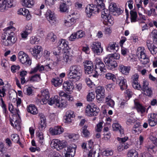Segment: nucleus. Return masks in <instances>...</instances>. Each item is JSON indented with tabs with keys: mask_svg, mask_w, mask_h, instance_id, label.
<instances>
[{
	"mask_svg": "<svg viewBox=\"0 0 157 157\" xmlns=\"http://www.w3.org/2000/svg\"><path fill=\"white\" fill-rule=\"evenodd\" d=\"M0 100L1 103H0V104L1 106L2 109L3 113L6 114L7 112L6 105L2 98H1Z\"/></svg>",
	"mask_w": 157,
	"mask_h": 157,
	"instance_id": "nucleus-62",
	"label": "nucleus"
},
{
	"mask_svg": "<svg viewBox=\"0 0 157 157\" xmlns=\"http://www.w3.org/2000/svg\"><path fill=\"white\" fill-rule=\"evenodd\" d=\"M136 124H135L133 127V130L135 132H140L142 130L140 124L137 121L136 122Z\"/></svg>",
	"mask_w": 157,
	"mask_h": 157,
	"instance_id": "nucleus-57",
	"label": "nucleus"
},
{
	"mask_svg": "<svg viewBox=\"0 0 157 157\" xmlns=\"http://www.w3.org/2000/svg\"><path fill=\"white\" fill-rule=\"evenodd\" d=\"M23 30L28 32L30 34L31 33L33 30L32 23L30 22L28 23L25 25V29Z\"/></svg>",
	"mask_w": 157,
	"mask_h": 157,
	"instance_id": "nucleus-44",
	"label": "nucleus"
},
{
	"mask_svg": "<svg viewBox=\"0 0 157 157\" xmlns=\"http://www.w3.org/2000/svg\"><path fill=\"white\" fill-rule=\"evenodd\" d=\"M13 0H0V10L3 11L13 6Z\"/></svg>",
	"mask_w": 157,
	"mask_h": 157,
	"instance_id": "nucleus-19",
	"label": "nucleus"
},
{
	"mask_svg": "<svg viewBox=\"0 0 157 157\" xmlns=\"http://www.w3.org/2000/svg\"><path fill=\"white\" fill-rule=\"evenodd\" d=\"M24 91L26 94L30 95L33 93V88L32 87L27 86L25 88Z\"/></svg>",
	"mask_w": 157,
	"mask_h": 157,
	"instance_id": "nucleus-60",
	"label": "nucleus"
},
{
	"mask_svg": "<svg viewBox=\"0 0 157 157\" xmlns=\"http://www.w3.org/2000/svg\"><path fill=\"white\" fill-rule=\"evenodd\" d=\"M142 87H141V90H143L149 87L148 86L149 83L148 81L145 79H144L143 80L142 83Z\"/></svg>",
	"mask_w": 157,
	"mask_h": 157,
	"instance_id": "nucleus-61",
	"label": "nucleus"
},
{
	"mask_svg": "<svg viewBox=\"0 0 157 157\" xmlns=\"http://www.w3.org/2000/svg\"><path fill=\"white\" fill-rule=\"evenodd\" d=\"M95 70H94L92 74V75L94 78H97L99 74L98 73L99 70L101 72L105 71V65L101 60L99 58H97L95 61Z\"/></svg>",
	"mask_w": 157,
	"mask_h": 157,
	"instance_id": "nucleus-8",
	"label": "nucleus"
},
{
	"mask_svg": "<svg viewBox=\"0 0 157 157\" xmlns=\"http://www.w3.org/2000/svg\"><path fill=\"white\" fill-rule=\"evenodd\" d=\"M150 143L146 146V148L149 151H152L153 152H155L157 150V148L156 146H157V144H151Z\"/></svg>",
	"mask_w": 157,
	"mask_h": 157,
	"instance_id": "nucleus-45",
	"label": "nucleus"
},
{
	"mask_svg": "<svg viewBox=\"0 0 157 157\" xmlns=\"http://www.w3.org/2000/svg\"><path fill=\"white\" fill-rule=\"evenodd\" d=\"M63 87L65 90L68 92H72L74 89L73 83L71 81H67L63 84Z\"/></svg>",
	"mask_w": 157,
	"mask_h": 157,
	"instance_id": "nucleus-27",
	"label": "nucleus"
},
{
	"mask_svg": "<svg viewBox=\"0 0 157 157\" xmlns=\"http://www.w3.org/2000/svg\"><path fill=\"white\" fill-rule=\"evenodd\" d=\"M145 50L143 47H140L138 48L137 52L140 54L139 56V59L141 63L145 65L149 63V59L145 53Z\"/></svg>",
	"mask_w": 157,
	"mask_h": 157,
	"instance_id": "nucleus-11",
	"label": "nucleus"
},
{
	"mask_svg": "<svg viewBox=\"0 0 157 157\" xmlns=\"http://www.w3.org/2000/svg\"><path fill=\"white\" fill-rule=\"evenodd\" d=\"M99 111V108L96 105L88 104L86 107L85 114L88 117L96 116Z\"/></svg>",
	"mask_w": 157,
	"mask_h": 157,
	"instance_id": "nucleus-9",
	"label": "nucleus"
},
{
	"mask_svg": "<svg viewBox=\"0 0 157 157\" xmlns=\"http://www.w3.org/2000/svg\"><path fill=\"white\" fill-rule=\"evenodd\" d=\"M48 39L52 42L55 41L56 39V36L52 32H51L48 34Z\"/></svg>",
	"mask_w": 157,
	"mask_h": 157,
	"instance_id": "nucleus-50",
	"label": "nucleus"
},
{
	"mask_svg": "<svg viewBox=\"0 0 157 157\" xmlns=\"http://www.w3.org/2000/svg\"><path fill=\"white\" fill-rule=\"evenodd\" d=\"M69 6L61 3L59 6V10L61 12H66L69 9Z\"/></svg>",
	"mask_w": 157,
	"mask_h": 157,
	"instance_id": "nucleus-53",
	"label": "nucleus"
},
{
	"mask_svg": "<svg viewBox=\"0 0 157 157\" xmlns=\"http://www.w3.org/2000/svg\"><path fill=\"white\" fill-rule=\"evenodd\" d=\"M40 77L39 74H36L31 76L30 78V81L32 82H36L40 81Z\"/></svg>",
	"mask_w": 157,
	"mask_h": 157,
	"instance_id": "nucleus-56",
	"label": "nucleus"
},
{
	"mask_svg": "<svg viewBox=\"0 0 157 157\" xmlns=\"http://www.w3.org/2000/svg\"><path fill=\"white\" fill-rule=\"evenodd\" d=\"M46 17L51 25H54L56 23L57 19L53 11L50 10H48L46 13Z\"/></svg>",
	"mask_w": 157,
	"mask_h": 157,
	"instance_id": "nucleus-17",
	"label": "nucleus"
},
{
	"mask_svg": "<svg viewBox=\"0 0 157 157\" xmlns=\"http://www.w3.org/2000/svg\"><path fill=\"white\" fill-rule=\"evenodd\" d=\"M58 45L61 49L63 50V52L68 51L70 49L68 42L65 40L62 39L59 40L58 42Z\"/></svg>",
	"mask_w": 157,
	"mask_h": 157,
	"instance_id": "nucleus-22",
	"label": "nucleus"
},
{
	"mask_svg": "<svg viewBox=\"0 0 157 157\" xmlns=\"http://www.w3.org/2000/svg\"><path fill=\"white\" fill-rule=\"evenodd\" d=\"M134 102L135 107L138 113L142 114L145 112V108L139 103L137 99L135 100Z\"/></svg>",
	"mask_w": 157,
	"mask_h": 157,
	"instance_id": "nucleus-32",
	"label": "nucleus"
},
{
	"mask_svg": "<svg viewBox=\"0 0 157 157\" xmlns=\"http://www.w3.org/2000/svg\"><path fill=\"white\" fill-rule=\"evenodd\" d=\"M11 138L12 140L14 142L19 144H21V142H19L20 138L17 134H12L11 135Z\"/></svg>",
	"mask_w": 157,
	"mask_h": 157,
	"instance_id": "nucleus-54",
	"label": "nucleus"
},
{
	"mask_svg": "<svg viewBox=\"0 0 157 157\" xmlns=\"http://www.w3.org/2000/svg\"><path fill=\"white\" fill-rule=\"evenodd\" d=\"M32 55L36 58H39L38 55L43 51L42 47L40 45H36L30 49Z\"/></svg>",
	"mask_w": 157,
	"mask_h": 157,
	"instance_id": "nucleus-24",
	"label": "nucleus"
},
{
	"mask_svg": "<svg viewBox=\"0 0 157 157\" xmlns=\"http://www.w3.org/2000/svg\"><path fill=\"white\" fill-rule=\"evenodd\" d=\"M43 66L37 64H36V66L32 69L30 71V74H33L37 72H41L43 70Z\"/></svg>",
	"mask_w": 157,
	"mask_h": 157,
	"instance_id": "nucleus-37",
	"label": "nucleus"
},
{
	"mask_svg": "<svg viewBox=\"0 0 157 157\" xmlns=\"http://www.w3.org/2000/svg\"><path fill=\"white\" fill-rule=\"evenodd\" d=\"M27 111L32 114L36 115L38 113V112L36 106L33 104H31L27 107Z\"/></svg>",
	"mask_w": 157,
	"mask_h": 157,
	"instance_id": "nucleus-33",
	"label": "nucleus"
},
{
	"mask_svg": "<svg viewBox=\"0 0 157 157\" xmlns=\"http://www.w3.org/2000/svg\"><path fill=\"white\" fill-rule=\"evenodd\" d=\"M48 89H43L41 90L40 95L38 97V100L42 105L46 104L48 102L50 99Z\"/></svg>",
	"mask_w": 157,
	"mask_h": 157,
	"instance_id": "nucleus-10",
	"label": "nucleus"
},
{
	"mask_svg": "<svg viewBox=\"0 0 157 157\" xmlns=\"http://www.w3.org/2000/svg\"><path fill=\"white\" fill-rule=\"evenodd\" d=\"M128 117L126 119V123L128 125H131L135 123L137 121V119L135 115L134 112H132L128 115Z\"/></svg>",
	"mask_w": 157,
	"mask_h": 157,
	"instance_id": "nucleus-25",
	"label": "nucleus"
},
{
	"mask_svg": "<svg viewBox=\"0 0 157 157\" xmlns=\"http://www.w3.org/2000/svg\"><path fill=\"white\" fill-rule=\"evenodd\" d=\"M144 92V94L148 97H151L153 94L152 88L149 87L143 90Z\"/></svg>",
	"mask_w": 157,
	"mask_h": 157,
	"instance_id": "nucleus-47",
	"label": "nucleus"
},
{
	"mask_svg": "<svg viewBox=\"0 0 157 157\" xmlns=\"http://www.w3.org/2000/svg\"><path fill=\"white\" fill-rule=\"evenodd\" d=\"M84 68L85 73L88 75L91 74L92 71L94 70V66H84Z\"/></svg>",
	"mask_w": 157,
	"mask_h": 157,
	"instance_id": "nucleus-59",
	"label": "nucleus"
},
{
	"mask_svg": "<svg viewBox=\"0 0 157 157\" xmlns=\"http://www.w3.org/2000/svg\"><path fill=\"white\" fill-rule=\"evenodd\" d=\"M147 14L149 17L151 16L157 17V14L155 10L153 8H151L150 10H148L147 12Z\"/></svg>",
	"mask_w": 157,
	"mask_h": 157,
	"instance_id": "nucleus-52",
	"label": "nucleus"
},
{
	"mask_svg": "<svg viewBox=\"0 0 157 157\" xmlns=\"http://www.w3.org/2000/svg\"><path fill=\"white\" fill-rule=\"evenodd\" d=\"M119 47L116 43L110 42L106 48V50L110 52H117L119 49Z\"/></svg>",
	"mask_w": 157,
	"mask_h": 157,
	"instance_id": "nucleus-26",
	"label": "nucleus"
},
{
	"mask_svg": "<svg viewBox=\"0 0 157 157\" xmlns=\"http://www.w3.org/2000/svg\"><path fill=\"white\" fill-rule=\"evenodd\" d=\"M36 139L40 145L44 144V139L43 133L42 132H37L36 133Z\"/></svg>",
	"mask_w": 157,
	"mask_h": 157,
	"instance_id": "nucleus-35",
	"label": "nucleus"
},
{
	"mask_svg": "<svg viewBox=\"0 0 157 157\" xmlns=\"http://www.w3.org/2000/svg\"><path fill=\"white\" fill-rule=\"evenodd\" d=\"M50 132L52 135H58L62 134L64 132L63 128L60 126H57L49 129Z\"/></svg>",
	"mask_w": 157,
	"mask_h": 157,
	"instance_id": "nucleus-23",
	"label": "nucleus"
},
{
	"mask_svg": "<svg viewBox=\"0 0 157 157\" xmlns=\"http://www.w3.org/2000/svg\"><path fill=\"white\" fill-rule=\"evenodd\" d=\"M27 72L25 70H22L20 72L19 75L20 77L21 83L24 84L26 82L25 77L26 76Z\"/></svg>",
	"mask_w": 157,
	"mask_h": 157,
	"instance_id": "nucleus-39",
	"label": "nucleus"
},
{
	"mask_svg": "<svg viewBox=\"0 0 157 157\" xmlns=\"http://www.w3.org/2000/svg\"><path fill=\"white\" fill-rule=\"evenodd\" d=\"M131 20L132 22H134L136 21L137 17V13L136 12L131 11L130 12Z\"/></svg>",
	"mask_w": 157,
	"mask_h": 157,
	"instance_id": "nucleus-51",
	"label": "nucleus"
},
{
	"mask_svg": "<svg viewBox=\"0 0 157 157\" xmlns=\"http://www.w3.org/2000/svg\"><path fill=\"white\" fill-rule=\"evenodd\" d=\"M63 58L59 52H53L52 60L54 63L57 64H61L63 63H70L73 60V56L71 53H70L69 51L63 52Z\"/></svg>",
	"mask_w": 157,
	"mask_h": 157,
	"instance_id": "nucleus-1",
	"label": "nucleus"
},
{
	"mask_svg": "<svg viewBox=\"0 0 157 157\" xmlns=\"http://www.w3.org/2000/svg\"><path fill=\"white\" fill-rule=\"evenodd\" d=\"M90 47L94 53L98 55H100L103 50L101 43L98 41L93 42Z\"/></svg>",
	"mask_w": 157,
	"mask_h": 157,
	"instance_id": "nucleus-12",
	"label": "nucleus"
},
{
	"mask_svg": "<svg viewBox=\"0 0 157 157\" xmlns=\"http://www.w3.org/2000/svg\"><path fill=\"white\" fill-rule=\"evenodd\" d=\"M48 104L50 105L55 104L56 106L61 109L66 108L67 105V102L66 100L61 99L57 95L51 98L48 102Z\"/></svg>",
	"mask_w": 157,
	"mask_h": 157,
	"instance_id": "nucleus-6",
	"label": "nucleus"
},
{
	"mask_svg": "<svg viewBox=\"0 0 157 157\" xmlns=\"http://www.w3.org/2000/svg\"><path fill=\"white\" fill-rule=\"evenodd\" d=\"M119 80L120 81L119 85L121 90H123L127 89L128 86L126 80L123 77L121 78Z\"/></svg>",
	"mask_w": 157,
	"mask_h": 157,
	"instance_id": "nucleus-34",
	"label": "nucleus"
},
{
	"mask_svg": "<svg viewBox=\"0 0 157 157\" xmlns=\"http://www.w3.org/2000/svg\"><path fill=\"white\" fill-rule=\"evenodd\" d=\"M96 98L99 101H103V98L105 97V90L104 87L99 86L97 87L96 89Z\"/></svg>",
	"mask_w": 157,
	"mask_h": 157,
	"instance_id": "nucleus-18",
	"label": "nucleus"
},
{
	"mask_svg": "<svg viewBox=\"0 0 157 157\" xmlns=\"http://www.w3.org/2000/svg\"><path fill=\"white\" fill-rule=\"evenodd\" d=\"M8 109L10 112L13 114L10 120L11 126L17 130H20L21 119L19 114V110L17 108L15 109L12 104H10L9 105Z\"/></svg>",
	"mask_w": 157,
	"mask_h": 157,
	"instance_id": "nucleus-4",
	"label": "nucleus"
},
{
	"mask_svg": "<svg viewBox=\"0 0 157 157\" xmlns=\"http://www.w3.org/2000/svg\"><path fill=\"white\" fill-rule=\"evenodd\" d=\"M103 24L109 26H111L114 24V19L109 14V10L104 9L101 12Z\"/></svg>",
	"mask_w": 157,
	"mask_h": 157,
	"instance_id": "nucleus-7",
	"label": "nucleus"
},
{
	"mask_svg": "<svg viewBox=\"0 0 157 157\" xmlns=\"http://www.w3.org/2000/svg\"><path fill=\"white\" fill-rule=\"evenodd\" d=\"M40 40V37L37 36H32L29 39V42L32 44H38Z\"/></svg>",
	"mask_w": 157,
	"mask_h": 157,
	"instance_id": "nucleus-42",
	"label": "nucleus"
},
{
	"mask_svg": "<svg viewBox=\"0 0 157 157\" xmlns=\"http://www.w3.org/2000/svg\"><path fill=\"white\" fill-rule=\"evenodd\" d=\"M40 122L39 125V129L42 130L45 128L46 127V119L44 116L42 114L40 115Z\"/></svg>",
	"mask_w": 157,
	"mask_h": 157,
	"instance_id": "nucleus-28",
	"label": "nucleus"
},
{
	"mask_svg": "<svg viewBox=\"0 0 157 157\" xmlns=\"http://www.w3.org/2000/svg\"><path fill=\"white\" fill-rule=\"evenodd\" d=\"M75 116L74 112L73 111L71 110L67 111L63 117L64 122L67 124H71Z\"/></svg>",
	"mask_w": 157,
	"mask_h": 157,
	"instance_id": "nucleus-20",
	"label": "nucleus"
},
{
	"mask_svg": "<svg viewBox=\"0 0 157 157\" xmlns=\"http://www.w3.org/2000/svg\"><path fill=\"white\" fill-rule=\"evenodd\" d=\"M109 13L113 14L114 15H116L115 13L117 11V8L115 4L113 3H111L109 6Z\"/></svg>",
	"mask_w": 157,
	"mask_h": 157,
	"instance_id": "nucleus-38",
	"label": "nucleus"
},
{
	"mask_svg": "<svg viewBox=\"0 0 157 157\" xmlns=\"http://www.w3.org/2000/svg\"><path fill=\"white\" fill-rule=\"evenodd\" d=\"M119 70L122 74L127 75L129 73L131 68L129 66H125L122 64H121L119 66Z\"/></svg>",
	"mask_w": 157,
	"mask_h": 157,
	"instance_id": "nucleus-29",
	"label": "nucleus"
},
{
	"mask_svg": "<svg viewBox=\"0 0 157 157\" xmlns=\"http://www.w3.org/2000/svg\"><path fill=\"white\" fill-rule=\"evenodd\" d=\"M95 98V95L94 92H89L86 97L87 101L88 102L92 101Z\"/></svg>",
	"mask_w": 157,
	"mask_h": 157,
	"instance_id": "nucleus-49",
	"label": "nucleus"
},
{
	"mask_svg": "<svg viewBox=\"0 0 157 157\" xmlns=\"http://www.w3.org/2000/svg\"><path fill=\"white\" fill-rule=\"evenodd\" d=\"M87 126L86 125H85L82 128V132L84 136L86 137H88L90 136V133L87 129Z\"/></svg>",
	"mask_w": 157,
	"mask_h": 157,
	"instance_id": "nucleus-48",
	"label": "nucleus"
},
{
	"mask_svg": "<svg viewBox=\"0 0 157 157\" xmlns=\"http://www.w3.org/2000/svg\"><path fill=\"white\" fill-rule=\"evenodd\" d=\"M112 126L113 131H119L121 136H122V135L124 134V130L119 123L117 122H115L113 123Z\"/></svg>",
	"mask_w": 157,
	"mask_h": 157,
	"instance_id": "nucleus-31",
	"label": "nucleus"
},
{
	"mask_svg": "<svg viewBox=\"0 0 157 157\" xmlns=\"http://www.w3.org/2000/svg\"><path fill=\"white\" fill-rule=\"evenodd\" d=\"M77 146L74 144H70L67 147L66 153L65 154V157H73L75 154Z\"/></svg>",
	"mask_w": 157,
	"mask_h": 157,
	"instance_id": "nucleus-15",
	"label": "nucleus"
},
{
	"mask_svg": "<svg viewBox=\"0 0 157 157\" xmlns=\"http://www.w3.org/2000/svg\"><path fill=\"white\" fill-rule=\"evenodd\" d=\"M13 21H10L9 23V26L6 28V31H7L8 30H10L12 32H13L15 31L16 30V28L13 26Z\"/></svg>",
	"mask_w": 157,
	"mask_h": 157,
	"instance_id": "nucleus-64",
	"label": "nucleus"
},
{
	"mask_svg": "<svg viewBox=\"0 0 157 157\" xmlns=\"http://www.w3.org/2000/svg\"><path fill=\"white\" fill-rule=\"evenodd\" d=\"M56 0H45V4L47 6L52 7L55 3Z\"/></svg>",
	"mask_w": 157,
	"mask_h": 157,
	"instance_id": "nucleus-63",
	"label": "nucleus"
},
{
	"mask_svg": "<svg viewBox=\"0 0 157 157\" xmlns=\"http://www.w3.org/2000/svg\"><path fill=\"white\" fill-rule=\"evenodd\" d=\"M128 157H138V152L135 150H132L129 151L128 154Z\"/></svg>",
	"mask_w": 157,
	"mask_h": 157,
	"instance_id": "nucleus-58",
	"label": "nucleus"
},
{
	"mask_svg": "<svg viewBox=\"0 0 157 157\" xmlns=\"http://www.w3.org/2000/svg\"><path fill=\"white\" fill-rule=\"evenodd\" d=\"M57 144L58 145V151L62 149L66 146L67 143L64 140L61 141L59 140V142Z\"/></svg>",
	"mask_w": 157,
	"mask_h": 157,
	"instance_id": "nucleus-55",
	"label": "nucleus"
},
{
	"mask_svg": "<svg viewBox=\"0 0 157 157\" xmlns=\"http://www.w3.org/2000/svg\"><path fill=\"white\" fill-rule=\"evenodd\" d=\"M5 36H2V42L3 44L5 46H10L15 43L17 40V38L15 36L14 32H12L10 30L6 31L4 32Z\"/></svg>",
	"mask_w": 157,
	"mask_h": 157,
	"instance_id": "nucleus-5",
	"label": "nucleus"
},
{
	"mask_svg": "<svg viewBox=\"0 0 157 157\" xmlns=\"http://www.w3.org/2000/svg\"><path fill=\"white\" fill-rule=\"evenodd\" d=\"M75 19L73 18H70L65 20L64 21L65 25L67 27H71L75 23Z\"/></svg>",
	"mask_w": 157,
	"mask_h": 157,
	"instance_id": "nucleus-41",
	"label": "nucleus"
},
{
	"mask_svg": "<svg viewBox=\"0 0 157 157\" xmlns=\"http://www.w3.org/2000/svg\"><path fill=\"white\" fill-rule=\"evenodd\" d=\"M21 4L23 6L26 8H31L35 3L33 0H21Z\"/></svg>",
	"mask_w": 157,
	"mask_h": 157,
	"instance_id": "nucleus-30",
	"label": "nucleus"
},
{
	"mask_svg": "<svg viewBox=\"0 0 157 157\" xmlns=\"http://www.w3.org/2000/svg\"><path fill=\"white\" fill-rule=\"evenodd\" d=\"M128 137H118L117 140L119 142L120 144L117 147V150L121 152L124 149H127L128 147V144L125 142L128 139Z\"/></svg>",
	"mask_w": 157,
	"mask_h": 157,
	"instance_id": "nucleus-16",
	"label": "nucleus"
},
{
	"mask_svg": "<svg viewBox=\"0 0 157 157\" xmlns=\"http://www.w3.org/2000/svg\"><path fill=\"white\" fill-rule=\"evenodd\" d=\"M63 82V80L62 78H53L52 79L51 82L55 86L57 87L61 85Z\"/></svg>",
	"mask_w": 157,
	"mask_h": 157,
	"instance_id": "nucleus-40",
	"label": "nucleus"
},
{
	"mask_svg": "<svg viewBox=\"0 0 157 157\" xmlns=\"http://www.w3.org/2000/svg\"><path fill=\"white\" fill-rule=\"evenodd\" d=\"M147 121L150 126L153 127L155 125L157 124V114L152 113L148 114Z\"/></svg>",
	"mask_w": 157,
	"mask_h": 157,
	"instance_id": "nucleus-21",
	"label": "nucleus"
},
{
	"mask_svg": "<svg viewBox=\"0 0 157 157\" xmlns=\"http://www.w3.org/2000/svg\"><path fill=\"white\" fill-rule=\"evenodd\" d=\"M82 75L81 66L78 65H74L70 67L67 74L68 78L71 81L75 82L81 79Z\"/></svg>",
	"mask_w": 157,
	"mask_h": 157,
	"instance_id": "nucleus-3",
	"label": "nucleus"
},
{
	"mask_svg": "<svg viewBox=\"0 0 157 157\" xmlns=\"http://www.w3.org/2000/svg\"><path fill=\"white\" fill-rule=\"evenodd\" d=\"M104 61L109 70H113L117 66L116 62L110 57L106 56L104 58Z\"/></svg>",
	"mask_w": 157,
	"mask_h": 157,
	"instance_id": "nucleus-14",
	"label": "nucleus"
},
{
	"mask_svg": "<svg viewBox=\"0 0 157 157\" xmlns=\"http://www.w3.org/2000/svg\"><path fill=\"white\" fill-rule=\"evenodd\" d=\"M18 58L20 62L26 65L29 66L31 64V61L28 56L23 51L18 53Z\"/></svg>",
	"mask_w": 157,
	"mask_h": 157,
	"instance_id": "nucleus-13",
	"label": "nucleus"
},
{
	"mask_svg": "<svg viewBox=\"0 0 157 157\" xmlns=\"http://www.w3.org/2000/svg\"><path fill=\"white\" fill-rule=\"evenodd\" d=\"M147 46L150 51L152 53H156L157 52V48L154 46L152 42L148 41H147Z\"/></svg>",
	"mask_w": 157,
	"mask_h": 157,
	"instance_id": "nucleus-36",
	"label": "nucleus"
},
{
	"mask_svg": "<svg viewBox=\"0 0 157 157\" xmlns=\"http://www.w3.org/2000/svg\"><path fill=\"white\" fill-rule=\"evenodd\" d=\"M103 0H95V5L89 4L85 8V12L88 17H91L95 14L98 13L100 11H101L104 8L105 5Z\"/></svg>",
	"mask_w": 157,
	"mask_h": 157,
	"instance_id": "nucleus-2",
	"label": "nucleus"
},
{
	"mask_svg": "<svg viewBox=\"0 0 157 157\" xmlns=\"http://www.w3.org/2000/svg\"><path fill=\"white\" fill-rule=\"evenodd\" d=\"M59 142V140L58 139H54L52 141L50 144L51 147L53 148H55L58 150V145Z\"/></svg>",
	"mask_w": 157,
	"mask_h": 157,
	"instance_id": "nucleus-46",
	"label": "nucleus"
},
{
	"mask_svg": "<svg viewBox=\"0 0 157 157\" xmlns=\"http://www.w3.org/2000/svg\"><path fill=\"white\" fill-rule=\"evenodd\" d=\"M105 77L108 80H111L113 82H115L116 79L115 75L113 73H108L105 75Z\"/></svg>",
	"mask_w": 157,
	"mask_h": 157,
	"instance_id": "nucleus-43",
	"label": "nucleus"
}]
</instances>
